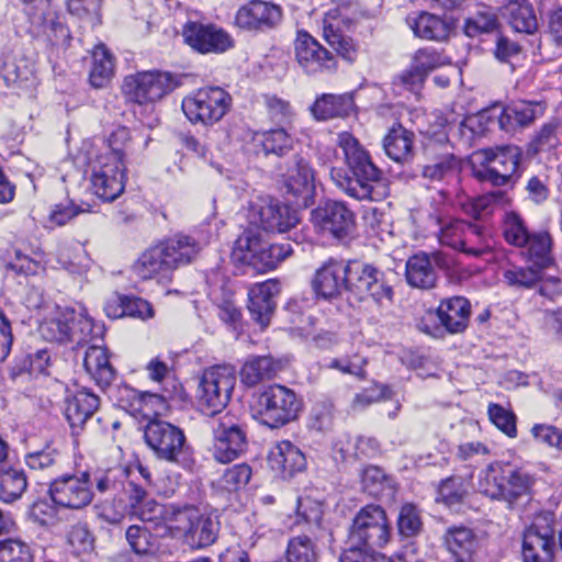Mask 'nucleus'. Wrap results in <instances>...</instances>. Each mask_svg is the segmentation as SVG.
Masks as SVG:
<instances>
[{"mask_svg":"<svg viewBox=\"0 0 562 562\" xmlns=\"http://www.w3.org/2000/svg\"><path fill=\"white\" fill-rule=\"evenodd\" d=\"M555 516L541 512L522 535V562H553L555 555Z\"/></svg>","mask_w":562,"mask_h":562,"instance_id":"13","label":"nucleus"},{"mask_svg":"<svg viewBox=\"0 0 562 562\" xmlns=\"http://www.w3.org/2000/svg\"><path fill=\"white\" fill-rule=\"evenodd\" d=\"M232 105L228 92L220 87H204L182 100V111L193 124L213 125L221 121Z\"/></svg>","mask_w":562,"mask_h":562,"instance_id":"11","label":"nucleus"},{"mask_svg":"<svg viewBox=\"0 0 562 562\" xmlns=\"http://www.w3.org/2000/svg\"><path fill=\"white\" fill-rule=\"evenodd\" d=\"M541 272L542 270L531 265L529 267H514L513 269L505 270L503 277L509 286L532 289L541 281Z\"/></svg>","mask_w":562,"mask_h":562,"instance_id":"59","label":"nucleus"},{"mask_svg":"<svg viewBox=\"0 0 562 562\" xmlns=\"http://www.w3.org/2000/svg\"><path fill=\"white\" fill-rule=\"evenodd\" d=\"M445 543L457 562H470L479 548V538L470 528L451 527L445 535Z\"/></svg>","mask_w":562,"mask_h":562,"instance_id":"37","label":"nucleus"},{"mask_svg":"<svg viewBox=\"0 0 562 562\" xmlns=\"http://www.w3.org/2000/svg\"><path fill=\"white\" fill-rule=\"evenodd\" d=\"M355 109L351 93H324L311 105V113L317 121H328L336 117H346Z\"/></svg>","mask_w":562,"mask_h":562,"instance_id":"32","label":"nucleus"},{"mask_svg":"<svg viewBox=\"0 0 562 562\" xmlns=\"http://www.w3.org/2000/svg\"><path fill=\"white\" fill-rule=\"evenodd\" d=\"M429 226L435 229L434 234L442 246L460 250L464 254L480 257L483 250L480 247H464V229L467 221L447 215L441 211L429 214Z\"/></svg>","mask_w":562,"mask_h":562,"instance_id":"23","label":"nucleus"},{"mask_svg":"<svg viewBox=\"0 0 562 562\" xmlns=\"http://www.w3.org/2000/svg\"><path fill=\"white\" fill-rule=\"evenodd\" d=\"M282 21V7L263 0L248 1L237 10L235 15V23L239 29L254 33L276 30Z\"/></svg>","mask_w":562,"mask_h":562,"instance_id":"20","label":"nucleus"},{"mask_svg":"<svg viewBox=\"0 0 562 562\" xmlns=\"http://www.w3.org/2000/svg\"><path fill=\"white\" fill-rule=\"evenodd\" d=\"M376 550L345 543L339 562H391L385 555L378 553Z\"/></svg>","mask_w":562,"mask_h":562,"instance_id":"64","label":"nucleus"},{"mask_svg":"<svg viewBox=\"0 0 562 562\" xmlns=\"http://www.w3.org/2000/svg\"><path fill=\"white\" fill-rule=\"evenodd\" d=\"M312 222L337 239L349 236L356 223L355 214L346 203L335 200H327L313 210Z\"/></svg>","mask_w":562,"mask_h":562,"instance_id":"22","label":"nucleus"},{"mask_svg":"<svg viewBox=\"0 0 562 562\" xmlns=\"http://www.w3.org/2000/svg\"><path fill=\"white\" fill-rule=\"evenodd\" d=\"M221 529L216 516L201 513L195 506L183 505L169 513V530L177 532L192 549L212 546Z\"/></svg>","mask_w":562,"mask_h":562,"instance_id":"4","label":"nucleus"},{"mask_svg":"<svg viewBox=\"0 0 562 562\" xmlns=\"http://www.w3.org/2000/svg\"><path fill=\"white\" fill-rule=\"evenodd\" d=\"M91 168V188L104 202L116 200L124 191V162H117L89 154Z\"/></svg>","mask_w":562,"mask_h":562,"instance_id":"17","label":"nucleus"},{"mask_svg":"<svg viewBox=\"0 0 562 562\" xmlns=\"http://www.w3.org/2000/svg\"><path fill=\"white\" fill-rule=\"evenodd\" d=\"M547 105L540 101L518 100L507 105L495 104L477 115V122L496 124L501 131L514 133L517 127L530 126L543 116Z\"/></svg>","mask_w":562,"mask_h":562,"instance_id":"15","label":"nucleus"},{"mask_svg":"<svg viewBox=\"0 0 562 562\" xmlns=\"http://www.w3.org/2000/svg\"><path fill=\"white\" fill-rule=\"evenodd\" d=\"M503 236L507 244L522 248L528 244L529 233L525 220L514 211L506 212L503 217Z\"/></svg>","mask_w":562,"mask_h":562,"instance_id":"49","label":"nucleus"},{"mask_svg":"<svg viewBox=\"0 0 562 562\" xmlns=\"http://www.w3.org/2000/svg\"><path fill=\"white\" fill-rule=\"evenodd\" d=\"M317 560L314 541L307 536H296L289 540L284 559L279 562H317Z\"/></svg>","mask_w":562,"mask_h":562,"instance_id":"53","label":"nucleus"},{"mask_svg":"<svg viewBox=\"0 0 562 562\" xmlns=\"http://www.w3.org/2000/svg\"><path fill=\"white\" fill-rule=\"evenodd\" d=\"M301 406V401L293 390L281 384H272L259 394L257 414L261 424L279 428L296 419Z\"/></svg>","mask_w":562,"mask_h":562,"instance_id":"9","label":"nucleus"},{"mask_svg":"<svg viewBox=\"0 0 562 562\" xmlns=\"http://www.w3.org/2000/svg\"><path fill=\"white\" fill-rule=\"evenodd\" d=\"M262 252L259 255L255 271L263 273L274 269L278 263L292 255L293 249L289 243H268L263 240Z\"/></svg>","mask_w":562,"mask_h":562,"instance_id":"50","label":"nucleus"},{"mask_svg":"<svg viewBox=\"0 0 562 562\" xmlns=\"http://www.w3.org/2000/svg\"><path fill=\"white\" fill-rule=\"evenodd\" d=\"M179 506L180 505L176 504L161 505L149 496L140 506L136 507L131 516L143 521H156L161 519L169 528V513L171 509H178Z\"/></svg>","mask_w":562,"mask_h":562,"instance_id":"60","label":"nucleus"},{"mask_svg":"<svg viewBox=\"0 0 562 562\" xmlns=\"http://www.w3.org/2000/svg\"><path fill=\"white\" fill-rule=\"evenodd\" d=\"M61 454L52 442H46L42 449L30 451L25 454V464L34 471H46L59 465Z\"/></svg>","mask_w":562,"mask_h":562,"instance_id":"55","label":"nucleus"},{"mask_svg":"<svg viewBox=\"0 0 562 562\" xmlns=\"http://www.w3.org/2000/svg\"><path fill=\"white\" fill-rule=\"evenodd\" d=\"M212 300L218 308V317L227 324H236L240 319V311L234 302V291L227 284L211 293Z\"/></svg>","mask_w":562,"mask_h":562,"instance_id":"54","label":"nucleus"},{"mask_svg":"<svg viewBox=\"0 0 562 562\" xmlns=\"http://www.w3.org/2000/svg\"><path fill=\"white\" fill-rule=\"evenodd\" d=\"M100 406L99 396L88 389L77 391L65 400V417L74 431L81 429Z\"/></svg>","mask_w":562,"mask_h":562,"instance_id":"30","label":"nucleus"},{"mask_svg":"<svg viewBox=\"0 0 562 562\" xmlns=\"http://www.w3.org/2000/svg\"><path fill=\"white\" fill-rule=\"evenodd\" d=\"M179 85V79L171 72L139 71L125 77L122 91L128 101L142 105L161 100Z\"/></svg>","mask_w":562,"mask_h":562,"instance_id":"14","label":"nucleus"},{"mask_svg":"<svg viewBox=\"0 0 562 562\" xmlns=\"http://www.w3.org/2000/svg\"><path fill=\"white\" fill-rule=\"evenodd\" d=\"M535 484L533 476L522 468L493 462L481 471L477 490L491 499L505 502L509 508L528 497Z\"/></svg>","mask_w":562,"mask_h":562,"instance_id":"2","label":"nucleus"},{"mask_svg":"<svg viewBox=\"0 0 562 562\" xmlns=\"http://www.w3.org/2000/svg\"><path fill=\"white\" fill-rule=\"evenodd\" d=\"M461 167V160L450 149L449 144L429 140L424 145L418 162L420 176L429 182H441L454 176Z\"/></svg>","mask_w":562,"mask_h":562,"instance_id":"18","label":"nucleus"},{"mask_svg":"<svg viewBox=\"0 0 562 562\" xmlns=\"http://www.w3.org/2000/svg\"><path fill=\"white\" fill-rule=\"evenodd\" d=\"M114 75L113 56L104 44H99L92 50V67L89 75L94 88H104Z\"/></svg>","mask_w":562,"mask_h":562,"instance_id":"45","label":"nucleus"},{"mask_svg":"<svg viewBox=\"0 0 562 562\" xmlns=\"http://www.w3.org/2000/svg\"><path fill=\"white\" fill-rule=\"evenodd\" d=\"M279 369L278 362L271 357H252L248 359L241 368V382L247 386H255L265 380L274 378Z\"/></svg>","mask_w":562,"mask_h":562,"instance_id":"40","label":"nucleus"},{"mask_svg":"<svg viewBox=\"0 0 562 562\" xmlns=\"http://www.w3.org/2000/svg\"><path fill=\"white\" fill-rule=\"evenodd\" d=\"M277 172L286 192L294 196L307 198L315 190V171L308 158L294 151L277 164Z\"/></svg>","mask_w":562,"mask_h":562,"instance_id":"19","label":"nucleus"},{"mask_svg":"<svg viewBox=\"0 0 562 562\" xmlns=\"http://www.w3.org/2000/svg\"><path fill=\"white\" fill-rule=\"evenodd\" d=\"M504 20L520 33H532L537 30V18L529 0H509L499 8Z\"/></svg>","mask_w":562,"mask_h":562,"instance_id":"36","label":"nucleus"},{"mask_svg":"<svg viewBox=\"0 0 562 562\" xmlns=\"http://www.w3.org/2000/svg\"><path fill=\"white\" fill-rule=\"evenodd\" d=\"M125 537L131 549L138 555H151L158 551L159 540L146 527L130 526Z\"/></svg>","mask_w":562,"mask_h":562,"instance_id":"51","label":"nucleus"},{"mask_svg":"<svg viewBox=\"0 0 562 562\" xmlns=\"http://www.w3.org/2000/svg\"><path fill=\"white\" fill-rule=\"evenodd\" d=\"M391 539L385 510L379 505L362 507L352 518L345 543L381 549Z\"/></svg>","mask_w":562,"mask_h":562,"instance_id":"8","label":"nucleus"},{"mask_svg":"<svg viewBox=\"0 0 562 562\" xmlns=\"http://www.w3.org/2000/svg\"><path fill=\"white\" fill-rule=\"evenodd\" d=\"M47 494L53 504L63 509L80 510L93 501V482L88 471L64 473L53 479Z\"/></svg>","mask_w":562,"mask_h":562,"instance_id":"10","label":"nucleus"},{"mask_svg":"<svg viewBox=\"0 0 562 562\" xmlns=\"http://www.w3.org/2000/svg\"><path fill=\"white\" fill-rule=\"evenodd\" d=\"M269 465L284 479L293 476L305 469L306 459L303 452L290 441H281L269 457Z\"/></svg>","mask_w":562,"mask_h":562,"instance_id":"31","label":"nucleus"},{"mask_svg":"<svg viewBox=\"0 0 562 562\" xmlns=\"http://www.w3.org/2000/svg\"><path fill=\"white\" fill-rule=\"evenodd\" d=\"M130 139V131L126 127H119L110 135L108 144H104L100 151H92L90 154L113 161L124 162L125 148Z\"/></svg>","mask_w":562,"mask_h":562,"instance_id":"58","label":"nucleus"},{"mask_svg":"<svg viewBox=\"0 0 562 562\" xmlns=\"http://www.w3.org/2000/svg\"><path fill=\"white\" fill-rule=\"evenodd\" d=\"M213 437V457L221 463L239 458L248 448V435L244 424L228 413L210 420Z\"/></svg>","mask_w":562,"mask_h":562,"instance_id":"12","label":"nucleus"},{"mask_svg":"<svg viewBox=\"0 0 562 562\" xmlns=\"http://www.w3.org/2000/svg\"><path fill=\"white\" fill-rule=\"evenodd\" d=\"M347 268V292L357 301L371 299L380 310L392 304L394 291L384 271L372 263L356 259L348 260Z\"/></svg>","mask_w":562,"mask_h":562,"instance_id":"5","label":"nucleus"},{"mask_svg":"<svg viewBox=\"0 0 562 562\" xmlns=\"http://www.w3.org/2000/svg\"><path fill=\"white\" fill-rule=\"evenodd\" d=\"M263 237L258 228L245 229L235 240L232 258L236 263L255 270L259 255L262 252Z\"/></svg>","mask_w":562,"mask_h":562,"instance_id":"35","label":"nucleus"},{"mask_svg":"<svg viewBox=\"0 0 562 562\" xmlns=\"http://www.w3.org/2000/svg\"><path fill=\"white\" fill-rule=\"evenodd\" d=\"M182 36L186 44L201 54H222L234 45L233 37L212 23L190 21L184 24Z\"/></svg>","mask_w":562,"mask_h":562,"instance_id":"21","label":"nucleus"},{"mask_svg":"<svg viewBox=\"0 0 562 562\" xmlns=\"http://www.w3.org/2000/svg\"><path fill=\"white\" fill-rule=\"evenodd\" d=\"M499 27L496 12L490 7H481L472 16L464 21V33L469 37H476L481 34L493 33Z\"/></svg>","mask_w":562,"mask_h":562,"instance_id":"47","label":"nucleus"},{"mask_svg":"<svg viewBox=\"0 0 562 562\" xmlns=\"http://www.w3.org/2000/svg\"><path fill=\"white\" fill-rule=\"evenodd\" d=\"M251 475L252 470L247 463L235 464L224 470L214 486L222 493L237 492L249 483Z\"/></svg>","mask_w":562,"mask_h":562,"instance_id":"46","label":"nucleus"},{"mask_svg":"<svg viewBox=\"0 0 562 562\" xmlns=\"http://www.w3.org/2000/svg\"><path fill=\"white\" fill-rule=\"evenodd\" d=\"M27 487L23 470L5 464L0 469V501L11 504L22 497Z\"/></svg>","mask_w":562,"mask_h":562,"instance_id":"42","label":"nucleus"},{"mask_svg":"<svg viewBox=\"0 0 562 562\" xmlns=\"http://www.w3.org/2000/svg\"><path fill=\"white\" fill-rule=\"evenodd\" d=\"M236 380V370L231 364H217L205 369L196 391L200 412L213 418L220 415L231 402Z\"/></svg>","mask_w":562,"mask_h":562,"instance_id":"6","label":"nucleus"},{"mask_svg":"<svg viewBox=\"0 0 562 562\" xmlns=\"http://www.w3.org/2000/svg\"><path fill=\"white\" fill-rule=\"evenodd\" d=\"M144 439L157 458L177 463L186 450L184 432L177 426L151 419L144 429Z\"/></svg>","mask_w":562,"mask_h":562,"instance_id":"16","label":"nucleus"},{"mask_svg":"<svg viewBox=\"0 0 562 562\" xmlns=\"http://www.w3.org/2000/svg\"><path fill=\"white\" fill-rule=\"evenodd\" d=\"M406 23L416 37L443 42L449 38L452 32V21L426 11L409 14Z\"/></svg>","mask_w":562,"mask_h":562,"instance_id":"27","label":"nucleus"},{"mask_svg":"<svg viewBox=\"0 0 562 562\" xmlns=\"http://www.w3.org/2000/svg\"><path fill=\"white\" fill-rule=\"evenodd\" d=\"M69 319H74L72 310H66L56 317L45 319L38 327L40 335L48 341H70Z\"/></svg>","mask_w":562,"mask_h":562,"instance_id":"48","label":"nucleus"},{"mask_svg":"<svg viewBox=\"0 0 562 562\" xmlns=\"http://www.w3.org/2000/svg\"><path fill=\"white\" fill-rule=\"evenodd\" d=\"M481 166L477 179L494 187H505L518 181L522 170V149L514 144L483 148L477 154Z\"/></svg>","mask_w":562,"mask_h":562,"instance_id":"7","label":"nucleus"},{"mask_svg":"<svg viewBox=\"0 0 562 562\" xmlns=\"http://www.w3.org/2000/svg\"><path fill=\"white\" fill-rule=\"evenodd\" d=\"M74 319H69L70 325V341L77 345L89 342L97 338L101 333V327L93 324L92 318L83 313H77L72 310Z\"/></svg>","mask_w":562,"mask_h":562,"instance_id":"57","label":"nucleus"},{"mask_svg":"<svg viewBox=\"0 0 562 562\" xmlns=\"http://www.w3.org/2000/svg\"><path fill=\"white\" fill-rule=\"evenodd\" d=\"M405 277L407 283L413 288L422 290L435 288L438 274L429 254L420 251L409 257L405 265Z\"/></svg>","mask_w":562,"mask_h":562,"instance_id":"34","label":"nucleus"},{"mask_svg":"<svg viewBox=\"0 0 562 562\" xmlns=\"http://www.w3.org/2000/svg\"><path fill=\"white\" fill-rule=\"evenodd\" d=\"M468 494L465 480L459 475H452L442 480L438 486L437 502L453 508L463 503Z\"/></svg>","mask_w":562,"mask_h":562,"instance_id":"52","label":"nucleus"},{"mask_svg":"<svg viewBox=\"0 0 562 562\" xmlns=\"http://www.w3.org/2000/svg\"><path fill=\"white\" fill-rule=\"evenodd\" d=\"M347 170L331 167L330 177L342 192L356 200H378L375 187L382 179V171L372 162L369 153L350 133L342 132L337 138Z\"/></svg>","mask_w":562,"mask_h":562,"instance_id":"1","label":"nucleus"},{"mask_svg":"<svg viewBox=\"0 0 562 562\" xmlns=\"http://www.w3.org/2000/svg\"><path fill=\"white\" fill-rule=\"evenodd\" d=\"M0 562H34L33 549L20 538L1 540Z\"/></svg>","mask_w":562,"mask_h":562,"instance_id":"56","label":"nucleus"},{"mask_svg":"<svg viewBox=\"0 0 562 562\" xmlns=\"http://www.w3.org/2000/svg\"><path fill=\"white\" fill-rule=\"evenodd\" d=\"M256 215L266 232L283 233L294 227L299 222L294 210L272 199L262 201L256 210Z\"/></svg>","mask_w":562,"mask_h":562,"instance_id":"28","label":"nucleus"},{"mask_svg":"<svg viewBox=\"0 0 562 562\" xmlns=\"http://www.w3.org/2000/svg\"><path fill=\"white\" fill-rule=\"evenodd\" d=\"M67 543L75 554L89 553L94 548V537L87 524L77 522L67 532Z\"/></svg>","mask_w":562,"mask_h":562,"instance_id":"61","label":"nucleus"},{"mask_svg":"<svg viewBox=\"0 0 562 562\" xmlns=\"http://www.w3.org/2000/svg\"><path fill=\"white\" fill-rule=\"evenodd\" d=\"M1 74L8 85L30 87L35 81L34 63L26 57H8L3 61Z\"/></svg>","mask_w":562,"mask_h":562,"instance_id":"43","label":"nucleus"},{"mask_svg":"<svg viewBox=\"0 0 562 562\" xmlns=\"http://www.w3.org/2000/svg\"><path fill=\"white\" fill-rule=\"evenodd\" d=\"M423 529V522L418 509L413 504L401 507L397 516V530L404 538L417 536Z\"/></svg>","mask_w":562,"mask_h":562,"instance_id":"63","label":"nucleus"},{"mask_svg":"<svg viewBox=\"0 0 562 562\" xmlns=\"http://www.w3.org/2000/svg\"><path fill=\"white\" fill-rule=\"evenodd\" d=\"M201 250L200 244L187 235H176L147 249L134 263L133 269L143 280L159 273H168L181 265L191 263Z\"/></svg>","mask_w":562,"mask_h":562,"instance_id":"3","label":"nucleus"},{"mask_svg":"<svg viewBox=\"0 0 562 562\" xmlns=\"http://www.w3.org/2000/svg\"><path fill=\"white\" fill-rule=\"evenodd\" d=\"M560 124L557 121L544 123L526 145V155L530 158L541 153H550L561 145L559 137Z\"/></svg>","mask_w":562,"mask_h":562,"instance_id":"44","label":"nucleus"},{"mask_svg":"<svg viewBox=\"0 0 562 562\" xmlns=\"http://www.w3.org/2000/svg\"><path fill=\"white\" fill-rule=\"evenodd\" d=\"M295 58L307 74L333 70L336 67L334 55L305 31H299L294 42Z\"/></svg>","mask_w":562,"mask_h":562,"instance_id":"24","label":"nucleus"},{"mask_svg":"<svg viewBox=\"0 0 562 562\" xmlns=\"http://www.w3.org/2000/svg\"><path fill=\"white\" fill-rule=\"evenodd\" d=\"M348 260L328 258L315 271L312 288L318 297L330 300L347 291Z\"/></svg>","mask_w":562,"mask_h":562,"instance_id":"25","label":"nucleus"},{"mask_svg":"<svg viewBox=\"0 0 562 562\" xmlns=\"http://www.w3.org/2000/svg\"><path fill=\"white\" fill-rule=\"evenodd\" d=\"M437 317L449 334H461L469 325L471 303L463 296H452L440 302Z\"/></svg>","mask_w":562,"mask_h":562,"instance_id":"29","label":"nucleus"},{"mask_svg":"<svg viewBox=\"0 0 562 562\" xmlns=\"http://www.w3.org/2000/svg\"><path fill=\"white\" fill-rule=\"evenodd\" d=\"M415 135L401 124L393 126L383 139V148L387 157L398 164H406L413 158Z\"/></svg>","mask_w":562,"mask_h":562,"instance_id":"38","label":"nucleus"},{"mask_svg":"<svg viewBox=\"0 0 562 562\" xmlns=\"http://www.w3.org/2000/svg\"><path fill=\"white\" fill-rule=\"evenodd\" d=\"M278 293L279 284L273 280L257 283L248 291V311L262 329L270 324L276 310L274 296Z\"/></svg>","mask_w":562,"mask_h":562,"instance_id":"26","label":"nucleus"},{"mask_svg":"<svg viewBox=\"0 0 562 562\" xmlns=\"http://www.w3.org/2000/svg\"><path fill=\"white\" fill-rule=\"evenodd\" d=\"M83 367L90 378L101 389L109 386L115 378V370L109 361L106 349L95 344L87 348L83 357Z\"/></svg>","mask_w":562,"mask_h":562,"instance_id":"33","label":"nucleus"},{"mask_svg":"<svg viewBox=\"0 0 562 562\" xmlns=\"http://www.w3.org/2000/svg\"><path fill=\"white\" fill-rule=\"evenodd\" d=\"M256 139L262 146L266 155L273 154L280 157L281 160L286 159L290 153L295 151L296 142L294 137L282 127L257 134Z\"/></svg>","mask_w":562,"mask_h":562,"instance_id":"41","label":"nucleus"},{"mask_svg":"<svg viewBox=\"0 0 562 562\" xmlns=\"http://www.w3.org/2000/svg\"><path fill=\"white\" fill-rule=\"evenodd\" d=\"M522 248L528 262L543 270L553 263L552 238L548 232L532 233Z\"/></svg>","mask_w":562,"mask_h":562,"instance_id":"39","label":"nucleus"},{"mask_svg":"<svg viewBox=\"0 0 562 562\" xmlns=\"http://www.w3.org/2000/svg\"><path fill=\"white\" fill-rule=\"evenodd\" d=\"M324 37L329 46L342 58L351 61L356 57V48L350 37L342 34L333 23H325Z\"/></svg>","mask_w":562,"mask_h":562,"instance_id":"62","label":"nucleus"}]
</instances>
